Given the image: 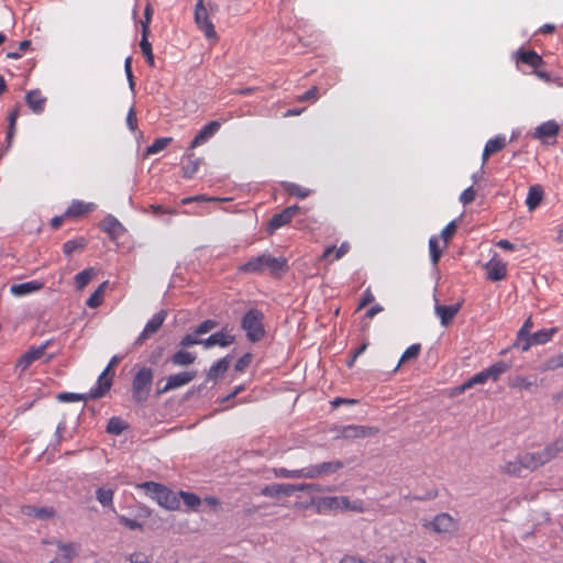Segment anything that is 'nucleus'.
Listing matches in <instances>:
<instances>
[{"label":"nucleus","instance_id":"nucleus-34","mask_svg":"<svg viewBox=\"0 0 563 563\" xmlns=\"http://www.w3.org/2000/svg\"><path fill=\"white\" fill-rule=\"evenodd\" d=\"M230 365V361L228 357H223L218 360L216 363L211 365L208 371L207 378L208 379H217L225 374Z\"/></svg>","mask_w":563,"mask_h":563},{"label":"nucleus","instance_id":"nucleus-37","mask_svg":"<svg viewBox=\"0 0 563 563\" xmlns=\"http://www.w3.org/2000/svg\"><path fill=\"white\" fill-rule=\"evenodd\" d=\"M544 454L548 456V462L554 460L559 454L563 453V437L556 438L543 449Z\"/></svg>","mask_w":563,"mask_h":563},{"label":"nucleus","instance_id":"nucleus-26","mask_svg":"<svg viewBox=\"0 0 563 563\" xmlns=\"http://www.w3.org/2000/svg\"><path fill=\"white\" fill-rule=\"evenodd\" d=\"M233 342H234V336L224 330L216 332V333L211 334L209 338H207L206 340H202V344L207 349L214 346V345L225 347V346H229L230 344H232Z\"/></svg>","mask_w":563,"mask_h":563},{"label":"nucleus","instance_id":"nucleus-52","mask_svg":"<svg viewBox=\"0 0 563 563\" xmlns=\"http://www.w3.org/2000/svg\"><path fill=\"white\" fill-rule=\"evenodd\" d=\"M509 386L515 389L529 390L532 387V382L525 376H517L510 383Z\"/></svg>","mask_w":563,"mask_h":563},{"label":"nucleus","instance_id":"nucleus-8","mask_svg":"<svg viewBox=\"0 0 563 563\" xmlns=\"http://www.w3.org/2000/svg\"><path fill=\"white\" fill-rule=\"evenodd\" d=\"M423 528L439 534L453 533L459 529V522L448 512L437 515L432 520H423Z\"/></svg>","mask_w":563,"mask_h":563},{"label":"nucleus","instance_id":"nucleus-43","mask_svg":"<svg viewBox=\"0 0 563 563\" xmlns=\"http://www.w3.org/2000/svg\"><path fill=\"white\" fill-rule=\"evenodd\" d=\"M196 360V355L190 353V352H187V351H184V350H180L178 352H176L173 356H172V363L174 365H177V366H187V365H190L195 362Z\"/></svg>","mask_w":563,"mask_h":563},{"label":"nucleus","instance_id":"nucleus-3","mask_svg":"<svg viewBox=\"0 0 563 563\" xmlns=\"http://www.w3.org/2000/svg\"><path fill=\"white\" fill-rule=\"evenodd\" d=\"M217 11L218 5L212 2L206 5L203 0H198L195 5V23L197 27L205 34L207 40L214 42L219 40V36L210 15Z\"/></svg>","mask_w":563,"mask_h":563},{"label":"nucleus","instance_id":"nucleus-20","mask_svg":"<svg viewBox=\"0 0 563 563\" xmlns=\"http://www.w3.org/2000/svg\"><path fill=\"white\" fill-rule=\"evenodd\" d=\"M462 308V302H456L451 306H444V305H435L434 312L437 317L440 318V322L443 327H448L452 323L455 316L459 313V311Z\"/></svg>","mask_w":563,"mask_h":563},{"label":"nucleus","instance_id":"nucleus-40","mask_svg":"<svg viewBox=\"0 0 563 563\" xmlns=\"http://www.w3.org/2000/svg\"><path fill=\"white\" fill-rule=\"evenodd\" d=\"M95 276L96 271L92 267L86 268L78 273L74 278L76 289L82 290Z\"/></svg>","mask_w":563,"mask_h":563},{"label":"nucleus","instance_id":"nucleus-2","mask_svg":"<svg viewBox=\"0 0 563 563\" xmlns=\"http://www.w3.org/2000/svg\"><path fill=\"white\" fill-rule=\"evenodd\" d=\"M137 487L144 490L148 497L154 499L163 508L168 510L179 509L180 503L178 494L168 487L155 482H144Z\"/></svg>","mask_w":563,"mask_h":563},{"label":"nucleus","instance_id":"nucleus-49","mask_svg":"<svg viewBox=\"0 0 563 563\" xmlns=\"http://www.w3.org/2000/svg\"><path fill=\"white\" fill-rule=\"evenodd\" d=\"M563 367V352L555 355V356H552L550 358H548L542 367H541V371L543 372H547V371H555L558 368H561Z\"/></svg>","mask_w":563,"mask_h":563},{"label":"nucleus","instance_id":"nucleus-44","mask_svg":"<svg viewBox=\"0 0 563 563\" xmlns=\"http://www.w3.org/2000/svg\"><path fill=\"white\" fill-rule=\"evenodd\" d=\"M178 498L179 500L181 499L186 507L190 510H195L201 504L200 497L194 493L180 490L178 493Z\"/></svg>","mask_w":563,"mask_h":563},{"label":"nucleus","instance_id":"nucleus-56","mask_svg":"<svg viewBox=\"0 0 563 563\" xmlns=\"http://www.w3.org/2000/svg\"><path fill=\"white\" fill-rule=\"evenodd\" d=\"M62 401H81L90 398L89 395L74 394V393H62L57 397Z\"/></svg>","mask_w":563,"mask_h":563},{"label":"nucleus","instance_id":"nucleus-48","mask_svg":"<svg viewBox=\"0 0 563 563\" xmlns=\"http://www.w3.org/2000/svg\"><path fill=\"white\" fill-rule=\"evenodd\" d=\"M420 351H421V344H419V343L411 344L409 347H407L399 360L397 368L400 366L401 363H406L408 361L416 360L419 356Z\"/></svg>","mask_w":563,"mask_h":563},{"label":"nucleus","instance_id":"nucleus-7","mask_svg":"<svg viewBox=\"0 0 563 563\" xmlns=\"http://www.w3.org/2000/svg\"><path fill=\"white\" fill-rule=\"evenodd\" d=\"M153 376V369L143 366L133 377L132 396L136 402L143 404L147 400L152 389Z\"/></svg>","mask_w":563,"mask_h":563},{"label":"nucleus","instance_id":"nucleus-63","mask_svg":"<svg viewBox=\"0 0 563 563\" xmlns=\"http://www.w3.org/2000/svg\"><path fill=\"white\" fill-rule=\"evenodd\" d=\"M126 124L132 132H134L137 128L136 113L133 107L128 112Z\"/></svg>","mask_w":563,"mask_h":563},{"label":"nucleus","instance_id":"nucleus-4","mask_svg":"<svg viewBox=\"0 0 563 563\" xmlns=\"http://www.w3.org/2000/svg\"><path fill=\"white\" fill-rule=\"evenodd\" d=\"M314 506L319 514L336 510H349L354 512H364V506L361 500L351 503L345 496H327L314 500Z\"/></svg>","mask_w":563,"mask_h":563},{"label":"nucleus","instance_id":"nucleus-12","mask_svg":"<svg viewBox=\"0 0 563 563\" xmlns=\"http://www.w3.org/2000/svg\"><path fill=\"white\" fill-rule=\"evenodd\" d=\"M300 207L297 205L289 206L279 213L274 214L266 228L268 234H273L276 230L288 224L291 219L299 212Z\"/></svg>","mask_w":563,"mask_h":563},{"label":"nucleus","instance_id":"nucleus-38","mask_svg":"<svg viewBox=\"0 0 563 563\" xmlns=\"http://www.w3.org/2000/svg\"><path fill=\"white\" fill-rule=\"evenodd\" d=\"M558 333V328L542 329L531 334V340L534 345H541L550 342Z\"/></svg>","mask_w":563,"mask_h":563},{"label":"nucleus","instance_id":"nucleus-25","mask_svg":"<svg viewBox=\"0 0 563 563\" xmlns=\"http://www.w3.org/2000/svg\"><path fill=\"white\" fill-rule=\"evenodd\" d=\"M507 144L506 137L504 135H497L494 139H490L486 142L485 147L483 150L482 162L483 165L486 164L489 156L501 151Z\"/></svg>","mask_w":563,"mask_h":563},{"label":"nucleus","instance_id":"nucleus-6","mask_svg":"<svg viewBox=\"0 0 563 563\" xmlns=\"http://www.w3.org/2000/svg\"><path fill=\"white\" fill-rule=\"evenodd\" d=\"M508 365L503 362H496L488 368L475 374L471 378H468L466 382H464L459 388V393H464L465 390L474 387L475 385H484L488 379H492L493 382H497L499 377L507 372Z\"/></svg>","mask_w":563,"mask_h":563},{"label":"nucleus","instance_id":"nucleus-5","mask_svg":"<svg viewBox=\"0 0 563 563\" xmlns=\"http://www.w3.org/2000/svg\"><path fill=\"white\" fill-rule=\"evenodd\" d=\"M241 327L251 342L261 341L265 335L264 313L258 309H250L242 318Z\"/></svg>","mask_w":563,"mask_h":563},{"label":"nucleus","instance_id":"nucleus-41","mask_svg":"<svg viewBox=\"0 0 563 563\" xmlns=\"http://www.w3.org/2000/svg\"><path fill=\"white\" fill-rule=\"evenodd\" d=\"M140 48L146 59L147 65L150 67H155V57L152 49V44L148 41V34H142Z\"/></svg>","mask_w":563,"mask_h":563},{"label":"nucleus","instance_id":"nucleus-64","mask_svg":"<svg viewBox=\"0 0 563 563\" xmlns=\"http://www.w3.org/2000/svg\"><path fill=\"white\" fill-rule=\"evenodd\" d=\"M130 563H150L148 556L143 552H134L129 556Z\"/></svg>","mask_w":563,"mask_h":563},{"label":"nucleus","instance_id":"nucleus-31","mask_svg":"<svg viewBox=\"0 0 563 563\" xmlns=\"http://www.w3.org/2000/svg\"><path fill=\"white\" fill-rule=\"evenodd\" d=\"M350 249L349 242H343L339 247L329 246L323 251L321 258L327 260L329 263H333L347 254Z\"/></svg>","mask_w":563,"mask_h":563},{"label":"nucleus","instance_id":"nucleus-22","mask_svg":"<svg viewBox=\"0 0 563 563\" xmlns=\"http://www.w3.org/2000/svg\"><path fill=\"white\" fill-rule=\"evenodd\" d=\"M20 511L23 516L33 517L40 520H46L55 517L56 511L54 507H35L31 505L21 506Z\"/></svg>","mask_w":563,"mask_h":563},{"label":"nucleus","instance_id":"nucleus-21","mask_svg":"<svg viewBox=\"0 0 563 563\" xmlns=\"http://www.w3.org/2000/svg\"><path fill=\"white\" fill-rule=\"evenodd\" d=\"M485 268L486 277L492 282H499L507 277V264L501 260L492 258Z\"/></svg>","mask_w":563,"mask_h":563},{"label":"nucleus","instance_id":"nucleus-59","mask_svg":"<svg viewBox=\"0 0 563 563\" xmlns=\"http://www.w3.org/2000/svg\"><path fill=\"white\" fill-rule=\"evenodd\" d=\"M217 327V322L213 320H206L201 322L195 331V334H205Z\"/></svg>","mask_w":563,"mask_h":563},{"label":"nucleus","instance_id":"nucleus-23","mask_svg":"<svg viewBox=\"0 0 563 563\" xmlns=\"http://www.w3.org/2000/svg\"><path fill=\"white\" fill-rule=\"evenodd\" d=\"M95 209V205L91 202H84L81 200H73L69 207L65 211V216L68 219H80L87 213Z\"/></svg>","mask_w":563,"mask_h":563},{"label":"nucleus","instance_id":"nucleus-55","mask_svg":"<svg viewBox=\"0 0 563 563\" xmlns=\"http://www.w3.org/2000/svg\"><path fill=\"white\" fill-rule=\"evenodd\" d=\"M119 522L131 530H142L143 526L141 522L130 519L123 515L118 517Z\"/></svg>","mask_w":563,"mask_h":563},{"label":"nucleus","instance_id":"nucleus-17","mask_svg":"<svg viewBox=\"0 0 563 563\" xmlns=\"http://www.w3.org/2000/svg\"><path fill=\"white\" fill-rule=\"evenodd\" d=\"M560 132V125L554 120L543 122L536 128L533 137L540 140L542 143H550V139H555Z\"/></svg>","mask_w":563,"mask_h":563},{"label":"nucleus","instance_id":"nucleus-29","mask_svg":"<svg viewBox=\"0 0 563 563\" xmlns=\"http://www.w3.org/2000/svg\"><path fill=\"white\" fill-rule=\"evenodd\" d=\"M517 60L532 67L533 69H538L544 65L543 58L536 51H518Z\"/></svg>","mask_w":563,"mask_h":563},{"label":"nucleus","instance_id":"nucleus-32","mask_svg":"<svg viewBox=\"0 0 563 563\" xmlns=\"http://www.w3.org/2000/svg\"><path fill=\"white\" fill-rule=\"evenodd\" d=\"M294 492V487L289 484H273L262 488L261 494L267 497H278L280 495H289Z\"/></svg>","mask_w":563,"mask_h":563},{"label":"nucleus","instance_id":"nucleus-42","mask_svg":"<svg viewBox=\"0 0 563 563\" xmlns=\"http://www.w3.org/2000/svg\"><path fill=\"white\" fill-rule=\"evenodd\" d=\"M444 249V244L440 246L438 236L433 235L429 239V251L433 265H437L439 263Z\"/></svg>","mask_w":563,"mask_h":563},{"label":"nucleus","instance_id":"nucleus-9","mask_svg":"<svg viewBox=\"0 0 563 563\" xmlns=\"http://www.w3.org/2000/svg\"><path fill=\"white\" fill-rule=\"evenodd\" d=\"M49 346V341L38 345L31 346L26 352L21 354L15 362L14 369L21 376L24 374L29 367L42 356H44L46 349Z\"/></svg>","mask_w":563,"mask_h":563},{"label":"nucleus","instance_id":"nucleus-35","mask_svg":"<svg viewBox=\"0 0 563 563\" xmlns=\"http://www.w3.org/2000/svg\"><path fill=\"white\" fill-rule=\"evenodd\" d=\"M101 229L112 238L119 235L123 230L122 224L113 216H108L103 219Z\"/></svg>","mask_w":563,"mask_h":563},{"label":"nucleus","instance_id":"nucleus-27","mask_svg":"<svg viewBox=\"0 0 563 563\" xmlns=\"http://www.w3.org/2000/svg\"><path fill=\"white\" fill-rule=\"evenodd\" d=\"M201 164V158L195 157L192 153H186L183 157V177L190 179L198 172Z\"/></svg>","mask_w":563,"mask_h":563},{"label":"nucleus","instance_id":"nucleus-62","mask_svg":"<svg viewBox=\"0 0 563 563\" xmlns=\"http://www.w3.org/2000/svg\"><path fill=\"white\" fill-rule=\"evenodd\" d=\"M123 427L121 424V420L118 418H111L108 424V431L111 433L119 434L123 431Z\"/></svg>","mask_w":563,"mask_h":563},{"label":"nucleus","instance_id":"nucleus-45","mask_svg":"<svg viewBox=\"0 0 563 563\" xmlns=\"http://www.w3.org/2000/svg\"><path fill=\"white\" fill-rule=\"evenodd\" d=\"M114 492L110 488L100 487L96 492V498L102 506H110L113 510Z\"/></svg>","mask_w":563,"mask_h":563},{"label":"nucleus","instance_id":"nucleus-19","mask_svg":"<svg viewBox=\"0 0 563 563\" xmlns=\"http://www.w3.org/2000/svg\"><path fill=\"white\" fill-rule=\"evenodd\" d=\"M521 457L525 470L530 472H533L549 463L547 460L548 456L544 454L543 450L523 452L521 453Z\"/></svg>","mask_w":563,"mask_h":563},{"label":"nucleus","instance_id":"nucleus-47","mask_svg":"<svg viewBox=\"0 0 563 563\" xmlns=\"http://www.w3.org/2000/svg\"><path fill=\"white\" fill-rule=\"evenodd\" d=\"M173 139L172 137H159L156 139L150 146L146 148V155H154L163 150H165L170 143Z\"/></svg>","mask_w":563,"mask_h":563},{"label":"nucleus","instance_id":"nucleus-30","mask_svg":"<svg viewBox=\"0 0 563 563\" xmlns=\"http://www.w3.org/2000/svg\"><path fill=\"white\" fill-rule=\"evenodd\" d=\"M44 284L38 280H30L22 284H15L11 286V294L14 296H25L43 288Z\"/></svg>","mask_w":563,"mask_h":563},{"label":"nucleus","instance_id":"nucleus-60","mask_svg":"<svg viewBox=\"0 0 563 563\" xmlns=\"http://www.w3.org/2000/svg\"><path fill=\"white\" fill-rule=\"evenodd\" d=\"M319 98L318 88L316 86L308 89L305 93L297 97V100L302 102L306 100H317Z\"/></svg>","mask_w":563,"mask_h":563},{"label":"nucleus","instance_id":"nucleus-10","mask_svg":"<svg viewBox=\"0 0 563 563\" xmlns=\"http://www.w3.org/2000/svg\"><path fill=\"white\" fill-rule=\"evenodd\" d=\"M119 357L113 356L108 366L103 369V372L99 375L97 386L91 388L89 391L90 399H97L102 397L112 385L113 373H111V368L114 367L119 363Z\"/></svg>","mask_w":563,"mask_h":563},{"label":"nucleus","instance_id":"nucleus-24","mask_svg":"<svg viewBox=\"0 0 563 563\" xmlns=\"http://www.w3.org/2000/svg\"><path fill=\"white\" fill-rule=\"evenodd\" d=\"M525 470L521 453L516 455L514 459L504 460V463L499 466V472L509 476H518Z\"/></svg>","mask_w":563,"mask_h":563},{"label":"nucleus","instance_id":"nucleus-28","mask_svg":"<svg viewBox=\"0 0 563 563\" xmlns=\"http://www.w3.org/2000/svg\"><path fill=\"white\" fill-rule=\"evenodd\" d=\"M26 104L34 113H42L45 108L46 98L42 95L40 90H31L25 96Z\"/></svg>","mask_w":563,"mask_h":563},{"label":"nucleus","instance_id":"nucleus-36","mask_svg":"<svg viewBox=\"0 0 563 563\" xmlns=\"http://www.w3.org/2000/svg\"><path fill=\"white\" fill-rule=\"evenodd\" d=\"M87 246V240L82 236L68 240L63 244V252L66 256H70L75 252H81Z\"/></svg>","mask_w":563,"mask_h":563},{"label":"nucleus","instance_id":"nucleus-1","mask_svg":"<svg viewBox=\"0 0 563 563\" xmlns=\"http://www.w3.org/2000/svg\"><path fill=\"white\" fill-rule=\"evenodd\" d=\"M287 269V260L283 256L275 257L268 253L251 257L246 263L239 266V272L245 274H264L278 276Z\"/></svg>","mask_w":563,"mask_h":563},{"label":"nucleus","instance_id":"nucleus-39","mask_svg":"<svg viewBox=\"0 0 563 563\" xmlns=\"http://www.w3.org/2000/svg\"><path fill=\"white\" fill-rule=\"evenodd\" d=\"M282 186L287 194L295 196L299 199H305V198L309 197L311 194L310 189H308L303 186H300L298 184H295V183L286 181V183H283Z\"/></svg>","mask_w":563,"mask_h":563},{"label":"nucleus","instance_id":"nucleus-14","mask_svg":"<svg viewBox=\"0 0 563 563\" xmlns=\"http://www.w3.org/2000/svg\"><path fill=\"white\" fill-rule=\"evenodd\" d=\"M49 544H55L59 555L46 563H70L80 550V545L75 542L64 543L62 541H49Z\"/></svg>","mask_w":563,"mask_h":563},{"label":"nucleus","instance_id":"nucleus-50","mask_svg":"<svg viewBox=\"0 0 563 563\" xmlns=\"http://www.w3.org/2000/svg\"><path fill=\"white\" fill-rule=\"evenodd\" d=\"M20 110L19 107H15L8 117L9 126H8V133H7V140L10 143L15 134V124L16 120L19 118Z\"/></svg>","mask_w":563,"mask_h":563},{"label":"nucleus","instance_id":"nucleus-13","mask_svg":"<svg viewBox=\"0 0 563 563\" xmlns=\"http://www.w3.org/2000/svg\"><path fill=\"white\" fill-rule=\"evenodd\" d=\"M378 428L360 424L344 426L339 430L338 438L353 440L360 438H367L378 433Z\"/></svg>","mask_w":563,"mask_h":563},{"label":"nucleus","instance_id":"nucleus-57","mask_svg":"<svg viewBox=\"0 0 563 563\" xmlns=\"http://www.w3.org/2000/svg\"><path fill=\"white\" fill-rule=\"evenodd\" d=\"M475 197H476V191L471 186V187L466 188L465 190H463V192L460 196V201L463 205H468L475 200Z\"/></svg>","mask_w":563,"mask_h":563},{"label":"nucleus","instance_id":"nucleus-54","mask_svg":"<svg viewBox=\"0 0 563 563\" xmlns=\"http://www.w3.org/2000/svg\"><path fill=\"white\" fill-rule=\"evenodd\" d=\"M153 10L151 5H146L144 11V20L141 21L142 34H150V23L152 21Z\"/></svg>","mask_w":563,"mask_h":563},{"label":"nucleus","instance_id":"nucleus-16","mask_svg":"<svg viewBox=\"0 0 563 563\" xmlns=\"http://www.w3.org/2000/svg\"><path fill=\"white\" fill-rule=\"evenodd\" d=\"M195 377L196 372L194 371L173 374L167 377L166 384L162 388H158L157 394L162 395L169 390L186 386L194 380Z\"/></svg>","mask_w":563,"mask_h":563},{"label":"nucleus","instance_id":"nucleus-11","mask_svg":"<svg viewBox=\"0 0 563 563\" xmlns=\"http://www.w3.org/2000/svg\"><path fill=\"white\" fill-rule=\"evenodd\" d=\"M167 317V312L165 310H161L155 313L145 324L143 331L134 341L135 346H140L144 344L150 338H152L163 325L165 319Z\"/></svg>","mask_w":563,"mask_h":563},{"label":"nucleus","instance_id":"nucleus-33","mask_svg":"<svg viewBox=\"0 0 563 563\" xmlns=\"http://www.w3.org/2000/svg\"><path fill=\"white\" fill-rule=\"evenodd\" d=\"M543 188L540 185L529 187L526 205L530 211L534 210L542 201Z\"/></svg>","mask_w":563,"mask_h":563},{"label":"nucleus","instance_id":"nucleus-53","mask_svg":"<svg viewBox=\"0 0 563 563\" xmlns=\"http://www.w3.org/2000/svg\"><path fill=\"white\" fill-rule=\"evenodd\" d=\"M532 327H533V322H532L531 318H528L523 322V324L521 325V328L519 329V331L517 333L518 343L521 342L523 336H531L530 331H531Z\"/></svg>","mask_w":563,"mask_h":563},{"label":"nucleus","instance_id":"nucleus-58","mask_svg":"<svg viewBox=\"0 0 563 563\" xmlns=\"http://www.w3.org/2000/svg\"><path fill=\"white\" fill-rule=\"evenodd\" d=\"M374 300H375V297H374L371 288H366L365 291L363 292V297H362L360 303L357 305L356 310L357 311L362 310L367 305L372 303Z\"/></svg>","mask_w":563,"mask_h":563},{"label":"nucleus","instance_id":"nucleus-15","mask_svg":"<svg viewBox=\"0 0 563 563\" xmlns=\"http://www.w3.org/2000/svg\"><path fill=\"white\" fill-rule=\"evenodd\" d=\"M221 122L213 120L203 125L197 135L192 139L188 146V151L191 152L196 147L207 143L216 133L220 130Z\"/></svg>","mask_w":563,"mask_h":563},{"label":"nucleus","instance_id":"nucleus-61","mask_svg":"<svg viewBox=\"0 0 563 563\" xmlns=\"http://www.w3.org/2000/svg\"><path fill=\"white\" fill-rule=\"evenodd\" d=\"M103 300V295L100 291L95 290L87 300V306L89 308H97L101 305Z\"/></svg>","mask_w":563,"mask_h":563},{"label":"nucleus","instance_id":"nucleus-51","mask_svg":"<svg viewBox=\"0 0 563 563\" xmlns=\"http://www.w3.org/2000/svg\"><path fill=\"white\" fill-rule=\"evenodd\" d=\"M457 230V223L455 220L449 222L444 229L441 231V239L443 240L444 247L448 246L449 242L454 236L455 232Z\"/></svg>","mask_w":563,"mask_h":563},{"label":"nucleus","instance_id":"nucleus-46","mask_svg":"<svg viewBox=\"0 0 563 563\" xmlns=\"http://www.w3.org/2000/svg\"><path fill=\"white\" fill-rule=\"evenodd\" d=\"M276 476L285 478H307V467L301 470H287L279 467L275 470Z\"/></svg>","mask_w":563,"mask_h":563},{"label":"nucleus","instance_id":"nucleus-18","mask_svg":"<svg viewBox=\"0 0 563 563\" xmlns=\"http://www.w3.org/2000/svg\"><path fill=\"white\" fill-rule=\"evenodd\" d=\"M343 467L341 461L323 462L321 464L307 467V478H317L325 474H332Z\"/></svg>","mask_w":563,"mask_h":563}]
</instances>
